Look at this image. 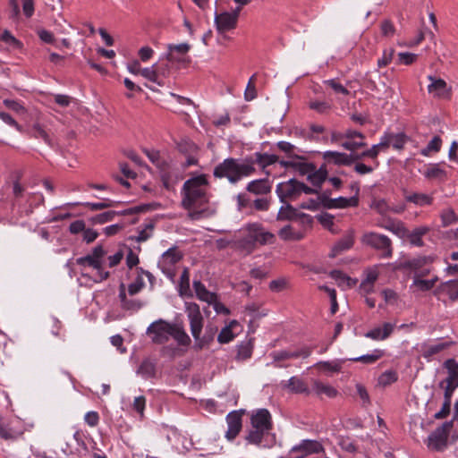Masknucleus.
<instances>
[{
	"label": "nucleus",
	"instance_id": "obj_1",
	"mask_svg": "<svg viewBox=\"0 0 458 458\" xmlns=\"http://www.w3.org/2000/svg\"><path fill=\"white\" fill-rule=\"evenodd\" d=\"M182 207L188 210L192 220L212 216L216 208L209 203L208 181L206 174H198L186 180L181 190Z\"/></svg>",
	"mask_w": 458,
	"mask_h": 458
},
{
	"label": "nucleus",
	"instance_id": "obj_2",
	"mask_svg": "<svg viewBox=\"0 0 458 458\" xmlns=\"http://www.w3.org/2000/svg\"><path fill=\"white\" fill-rule=\"evenodd\" d=\"M184 307L191 333L195 341V348L201 350L214 340L217 328L212 325H208L205 328L204 335H201L204 318L200 312L199 306L195 302L186 301Z\"/></svg>",
	"mask_w": 458,
	"mask_h": 458
},
{
	"label": "nucleus",
	"instance_id": "obj_3",
	"mask_svg": "<svg viewBox=\"0 0 458 458\" xmlns=\"http://www.w3.org/2000/svg\"><path fill=\"white\" fill-rule=\"evenodd\" d=\"M254 173L255 167L252 161L233 157L225 158L213 171L216 178H226L231 184H236L242 179L249 177Z\"/></svg>",
	"mask_w": 458,
	"mask_h": 458
},
{
	"label": "nucleus",
	"instance_id": "obj_4",
	"mask_svg": "<svg viewBox=\"0 0 458 458\" xmlns=\"http://www.w3.org/2000/svg\"><path fill=\"white\" fill-rule=\"evenodd\" d=\"M274 240L275 235L272 233L266 231L260 224L252 223L242 229V236L237 241V247L245 254H250L258 244H270Z\"/></svg>",
	"mask_w": 458,
	"mask_h": 458
},
{
	"label": "nucleus",
	"instance_id": "obj_5",
	"mask_svg": "<svg viewBox=\"0 0 458 458\" xmlns=\"http://www.w3.org/2000/svg\"><path fill=\"white\" fill-rule=\"evenodd\" d=\"M361 242L378 250L382 258H391L393 255L392 241L385 234L367 232L362 235Z\"/></svg>",
	"mask_w": 458,
	"mask_h": 458
},
{
	"label": "nucleus",
	"instance_id": "obj_6",
	"mask_svg": "<svg viewBox=\"0 0 458 458\" xmlns=\"http://www.w3.org/2000/svg\"><path fill=\"white\" fill-rule=\"evenodd\" d=\"M437 256L430 255H420L411 259L404 261V266L407 269L413 273V276L421 274L422 276H428L431 272L430 266L436 260Z\"/></svg>",
	"mask_w": 458,
	"mask_h": 458
},
{
	"label": "nucleus",
	"instance_id": "obj_7",
	"mask_svg": "<svg viewBox=\"0 0 458 458\" xmlns=\"http://www.w3.org/2000/svg\"><path fill=\"white\" fill-rule=\"evenodd\" d=\"M190 49L191 46L188 43L177 45L169 44L167 46V53L165 54V58L171 63L172 65L179 68L189 62L188 52Z\"/></svg>",
	"mask_w": 458,
	"mask_h": 458
},
{
	"label": "nucleus",
	"instance_id": "obj_8",
	"mask_svg": "<svg viewBox=\"0 0 458 458\" xmlns=\"http://www.w3.org/2000/svg\"><path fill=\"white\" fill-rule=\"evenodd\" d=\"M182 258V252L176 247H172L162 254L158 260V267L168 278L172 279L174 276V267Z\"/></svg>",
	"mask_w": 458,
	"mask_h": 458
},
{
	"label": "nucleus",
	"instance_id": "obj_9",
	"mask_svg": "<svg viewBox=\"0 0 458 458\" xmlns=\"http://www.w3.org/2000/svg\"><path fill=\"white\" fill-rule=\"evenodd\" d=\"M172 324L162 319L153 322L147 328V334L151 335L156 344H165L171 337Z\"/></svg>",
	"mask_w": 458,
	"mask_h": 458
},
{
	"label": "nucleus",
	"instance_id": "obj_10",
	"mask_svg": "<svg viewBox=\"0 0 458 458\" xmlns=\"http://www.w3.org/2000/svg\"><path fill=\"white\" fill-rule=\"evenodd\" d=\"M240 7H237L233 12H223L215 14V25L219 33H225L233 30L237 25L239 17Z\"/></svg>",
	"mask_w": 458,
	"mask_h": 458
},
{
	"label": "nucleus",
	"instance_id": "obj_11",
	"mask_svg": "<svg viewBox=\"0 0 458 458\" xmlns=\"http://www.w3.org/2000/svg\"><path fill=\"white\" fill-rule=\"evenodd\" d=\"M451 426V422H445L434 430L428 437V448L435 451H442L446 446L447 436Z\"/></svg>",
	"mask_w": 458,
	"mask_h": 458
},
{
	"label": "nucleus",
	"instance_id": "obj_12",
	"mask_svg": "<svg viewBox=\"0 0 458 458\" xmlns=\"http://www.w3.org/2000/svg\"><path fill=\"white\" fill-rule=\"evenodd\" d=\"M450 345L451 343L446 341H428L418 344L417 350L423 358L429 361Z\"/></svg>",
	"mask_w": 458,
	"mask_h": 458
},
{
	"label": "nucleus",
	"instance_id": "obj_13",
	"mask_svg": "<svg viewBox=\"0 0 458 458\" xmlns=\"http://www.w3.org/2000/svg\"><path fill=\"white\" fill-rule=\"evenodd\" d=\"M276 192L283 203L296 199L300 196L299 182L295 179H290L287 182H280L276 185Z\"/></svg>",
	"mask_w": 458,
	"mask_h": 458
},
{
	"label": "nucleus",
	"instance_id": "obj_14",
	"mask_svg": "<svg viewBox=\"0 0 458 458\" xmlns=\"http://www.w3.org/2000/svg\"><path fill=\"white\" fill-rule=\"evenodd\" d=\"M428 80L430 83L428 85V92L437 98H449L451 95V88L447 86L445 81L428 75Z\"/></svg>",
	"mask_w": 458,
	"mask_h": 458
},
{
	"label": "nucleus",
	"instance_id": "obj_15",
	"mask_svg": "<svg viewBox=\"0 0 458 458\" xmlns=\"http://www.w3.org/2000/svg\"><path fill=\"white\" fill-rule=\"evenodd\" d=\"M76 263L80 266L93 267L97 271L96 276L94 277V282L96 283L102 282L109 276V272L104 271L101 261L96 259L91 254L77 259Z\"/></svg>",
	"mask_w": 458,
	"mask_h": 458
},
{
	"label": "nucleus",
	"instance_id": "obj_16",
	"mask_svg": "<svg viewBox=\"0 0 458 458\" xmlns=\"http://www.w3.org/2000/svg\"><path fill=\"white\" fill-rule=\"evenodd\" d=\"M345 140L341 146L347 150L355 151L366 146L365 136L355 130L348 129L344 131Z\"/></svg>",
	"mask_w": 458,
	"mask_h": 458
},
{
	"label": "nucleus",
	"instance_id": "obj_17",
	"mask_svg": "<svg viewBox=\"0 0 458 458\" xmlns=\"http://www.w3.org/2000/svg\"><path fill=\"white\" fill-rule=\"evenodd\" d=\"M227 430L225 434L228 441H233L242 429V414L233 411L226 415Z\"/></svg>",
	"mask_w": 458,
	"mask_h": 458
},
{
	"label": "nucleus",
	"instance_id": "obj_18",
	"mask_svg": "<svg viewBox=\"0 0 458 458\" xmlns=\"http://www.w3.org/2000/svg\"><path fill=\"white\" fill-rule=\"evenodd\" d=\"M395 327V323L385 322L369 330L364 335L374 341H384L392 335Z\"/></svg>",
	"mask_w": 458,
	"mask_h": 458
},
{
	"label": "nucleus",
	"instance_id": "obj_19",
	"mask_svg": "<svg viewBox=\"0 0 458 458\" xmlns=\"http://www.w3.org/2000/svg\"><path fill=\"white\" fill-rule=\"evenodd\" d=\"M353 154H346L337 151H325L322 154L323 158L329 164H335V165H350L352 164L356 158H354Z\"/></svg>",
	"mask_w": 458,
	"mask_h": 458
},
{
	"label": "nucleus",
	"instance_id": "obj_20",
	"mask_svg": "<svg viewBox=\"0 0 458 458\" xmlns=\"http://www.w3.org/2000/svg\"><path fill=\"white\" fill-rule=\"evenodd\" d=\"M250 424L253 428L272 429V418L267 409H259L251 414Z\"/></svg>",
	"mask_w": 458,
	"mask_h": 458
},
{
	"label": "nucleus",
	"instance_id": "obj_21",
	"mask_svg": "<svg viewBox=\"0 0 458 458\" xmlns=\"http://www.w3.org/2000/svg\"><path fill=\"white\" fill-rule=\"evenodd\" d=\"M354 236H355L354 230L353 229L348 230L347 233L344 235V237L342 239H340L332 247L331 256L335 257L339 253L351 249L354 243Z\"/></svg>",
	"mask_w": 458,
	"mask_h": 458
},
{
	"label": "nucleus",
	"instance_id": "obj_22",
	"mask_svg": "<svg viewBox=\"0 0 458 458\" xmlns=\"http://www.w3.org/2000/svg\"><path fill=\"white\" fill-rule=\"evenodd\" d=\"M424 276L421 274L412 276V284L410 285V288L413 292L430 291L438 281L437 276H434L431 279H423Z\"/></svg>",
	"mask_w": 458,
	"mask_h": 458
},
{
	"label": "nucleus",
	"instance_id": "obj_23",
	"mask_svg": "<svg viewBox=\"0 0 458 458\" xmlns=\"http://www.w3.org/2000/svg\"><path fill=\"white\" fill-rule=\"evenodd\" d=\"M387 149V143L381 137L380 141L377 144H374L371 148L363 151L360 154H355L354 158L362 159L364 157L371 158L375 161V166L378 165V162L377 161V157L380 152H385Z\"/></svg>",
	"mask_w": 458,
	"mask_h": 458
},
{
	"label": "nucleus",
	"instance_id": "obj_24",
	"mask_svg": "<svg viewBox=\"0 0 458 458\" xmlns=\"http://www.w3.org/2000/svg\"><path fill=\"white\" fill-rule=\"evenodd\" d=\"M358 198L356 196L344 198L338 197L335 199H327L325 197L324 208H344L348 207H356L358 205Z\"/></svg>",
	"mask_w": 458,
	"mask_h": 458
},
{
	"label": "nucleus",
	"instance_id": "obj_25",
	"mask_svg": "<svg viewBox=\"0 0 458 458\" xmlns=\"http://www.w3.org/2000/svg\"><path fill=\"white\" fill-rule=\"evenodd\" d=\"M272 190V185L267 179H259L250 181L247 186L246 191L255 195H266Z\"/></svg>",
	"mask_w": 458,
	"mask_h": 458
},
{
	"label": "nucleus",
	"instance_id": "obj_26",
	"mask_svg": "<svg viewBox=\"0 0 458 458\" xmlns=\"http://www.w3.org/2000/svg\"><path fill=\"white\" fill-rule=\"evenodd\" d=\"M430 230L431 227L428 225H420L415 227L411 232H410L407 234L410 243L413 246L422 247L424 245L422 237L425 234H427Z\"/></svg>",
	"mask_w": 458,
	"mask_h": 458
},
{
	"label": "nucleus",
	"instance_id": "obj_27",
	"mask_svg": "<svg viewBox=\"0 0 458 458\" xmlns=\"http://www.w3.org/2000/svg\"><path fill=\"white\" fill-rule=\"evenodd\" d=\"M271 429L265 428H253L249 431V434L246 437V440L249 444L260 445L263 442V439L269 436Z\"/></svg>",
	"mask_w": 458,
	"mask_h": 458
},
{
	"label": "nucleus",
	"instance_id": "obj_28",
	"mask_svg": "<svg viewBox=\"0 0 458 458\" xmlns=\"http://www.w3.org/2000/svg\"><path fill=\"white\" fill-rule=\"evenodd\" d=\"M284 387L295 394H309L310 393L306 383L298 377H292L286 383L284 384Z\"/></svg>",
	"mask_w": 458,
	"mask_h": 458
},
{
	"label": "nucleus",
	"instance_id": "obj_29",
	"mask_svg": "<svg viewBox=\"0 0 458 458\" xmlns=\"http://www.w3.org/2000/svg\"><path fill=\"white\" fill-rule=\"evenodd\" d=\"M171 337H173L179 345L182 346H188L191 342L181 324H172Z\"/></svg>",
	"mask_w": 458,
	"mask_h": 458
},
{
	"label": "nucleus",
	"instance_id": "obj_30",
	"mask_svg": "<svg viewBox=\"0 0 458 458\" xmlns=\"http://www.w3.org/2000/svg\"><path fill=\"white\" fill-rule=\"evenodd\" d=\"M444 367L448 373L445 383L458 386V363L454 359H448L445 361Z\"/></svg>",
	"mask_w": 458,
	"mask_h": 458
},
{
	"label": "nucleus",
	"instance_id": "obj_31",
	"mask_svg": "<svg viewBox=\"0 0 458 458\" xmlns=\"http://www.w3.org/2000/svg\"><path fill=\"white\" fill-rule=\"evenodd\" d=\"M327 172L326 168L321 166L320 168L317 169V167L313 165L306 177L313 186H320L322 182L327 179Z\"/></svg>",
	"mask_w": 458,
	"mask_h": 458
},
{
	"label": "nucleus",
	"instance_id": "obj_32",
	"mask_svg": "<svg viewBox=\"0 0 458 458\" xmlns=\"http://www.w3.org/2000/svg\"><path fill=\"white\" fill-rule=\"evenodd\" d=\"M193 288L199 300L207 303L214 302L216 296V293L207 290L206 286L200 281H194Z\"/></svg>",
	"mask_w": 458,
	"mask_h": 458
},
{
	"label": "nucleus",
	"instance_id": "obj_33",
	"mask_svg": "<svg viewBox=\"0 0 458 458\" xmlns=\"http://www.w3.org/2000/svg\"><path fill=\"white\" fill-rule=\"evenodd\" d=\"M383 140L387 143V148L392 146L394 149L400 150L403 148L408 138L403 133L397 134H385Z\"/></svg>",
	"mask_w": 458,
	"mask_h": 458
},
{
	"label": "nucleus",
	"instance_id": "obj_34",
	"mask_svg": "<svg viewBox=\"0 0 458 458\" xmlns=\"http://www.w3.org/2000/svg\"><path fill=\"white\" fill-rule=\"evenodd\" d=\"M312 390L317 395L325 394L329 398H334L338 394V391L334 386L324 384L318 380L313 382Z\"/></svg>",
	"mask_w": 458,
	"mask_h": 458
},
{
	"label": "nucleus",
	"instance_id": "obj_35",
	"mask_svg": "<svg viewBox=\"0 0 458 458\" xmlns=\"http://www.w3.org/2000/svg\"><path fill=\"white\" fill-rule=\"evenodd\" d=\"M406 200L419 207L429 206L433 203V197L429 194L416 192L405 197Z\"/></svg>",
	"mask_w": 458,
	"mask_h": 458
},
{
	"label": "nucleus",
	"instance_id": "obj_36",
	"mask_svg": "<svg viewBox=\"0 0 458 458\" xmlns=\"http://www.w3.org/2000/svg\"><path fill=\"white\" fill-rule=\"evenodd\" d=\"M423 174L428 179L445 180L446 178V172L439 164H430L423 172Z\"/></svg>",
	"mask_w": 458,
	"mask_h": 458
},
{
	"label": "nucleus",
	"instance_id": "obj_37",
	"mask_svg": "<svg viewBox=\"0 0 458 458\" xmlns=\"http://www.w3.org/2000/svg\"><path fill=\"white\" fill-rule=\"evenodd\" d=\"M155 372H156V365L149 359L144 360L137 370V373L146 379L154 377Z\"/></svg>",
	"mask_w": 458,
	"mask_h": 458
},
{
	"label": "nucleus",
	"instance_id": "obj_38",
	"mask_svg": "<svg viewBox=\"0 0 458 458\" xmlns=\"http://www.w3.org/2000/svg\"><path fill=\"white\" fill-rule=\"evenodd\" d=\"M312 165V163L305 162L303 157L296 156L293 164V170L301 176H307Z\"/></svg>",
	"mask_w": 458,
	"mask_h": 458
},
{
	"label": "nucleus",
	"instance_id": "obj_39",
	"mask_svg": "<svg viewBox=\"0 0 458 458\" xmlns=\"http://www.w3.org/2000/svg\"><path fill=\"white\" fill-rule=\"evenodd\" d=\"M442 146V140L439 136H435L428 143V145L420 150V154L424 157H430L432 154L437 153Z\"/></svg>",
	"mask_w": 458,
	"mask_h": 458
},
{
	"label": "nucleus",
	"instance_id": "obj_40",
	"mask_svg": "<svg viewBox=\"0 0 458 458\" xmlns=\"http://www.w3.org/2000/svg\"><path fill=\"white\" fill-rule=\"evenodd\" d=\"M238 326V322L236 320H232L228 326L224 327L217 335V341L221 344H227L231 342L234 335L232 333V329Z\"/></svg>",
	"mask_w": 458,
	"mask_h": 458
},
{
	"label": "nucleus",
	"instance_id": "obj_41",
	"mask_svg": "<svg viewBox=\"0 0 458 458\" xmlns=\"http://www.w3.org/2000/svg\"><path fill=\"white\" fill-rule=\"evenodd\" d=\"M255 159L250 160L253 162V165L257 163L259 165H260L262 168H265L272 164H275L277 161V157L275 155H269V154H262V153H255L254 154Z\"/></svg>",
	"mask_w": 458,
	"mask_h": 458
},
{
	"label": "nucleus",
	"instance_id": "obj_42",
	"mask_svg": "<svg viewBox=\"0 0 458 458\" xmlns=\"http://www.w3.org/2000/svg\"><path fill=\"white\" fill-rule=\"evenodd\" d=\"M384 355V351L376 349L371 353L351 359L352 361H360L366 364H373Z\"/></svg>",
	"mask_w": 458,
	"mask_h": 458
},
{
	"label": "nucleus",
	"instance_id": "obj_43",
	"mask_svg": "<svg viewBox=\"0 0 458 458\" xmlns=\"http://www.w3.org/2000/svg\"><path fill=\"white\" fill-rule=\"evenodd\" d=\"M154 65L157 68V77L161 80H163V78H165L170 73L171 67L173 66L171 63L165 60V55H162L159 58V61L154 64Z\"/></svg>",
	"mask_w": 458,
	"mask_h": 458
},
{
	"label": "nucleus",
	"instance_id": "obj_44",
	"mask_svg": "<svg viewBox=\"0 0 458 458\" xmlns=\"http://www.w3.org/2000/svg\"><path fill=\"white\" fill-rule=\"evenodd\" d=\"M321 371H327L330 373L339 372L342 368V362L340 360L331 361H319L314 365Z\"/></svg>",
	"mask_w": 458,
	"mask_h": 458
},
{
	"label": "nucleus",
	"instance_id": "obj_45",
	"mask_svg": "<svg viewBox=\"0 0 458 458\" xmlns=\"http://www.w3.org/2000/svg\"><path fill=\"white\" fill-rule=\"evenodd\" d=\"M330 276L335 279L339 286L342 287H352L355 284V282L340 270H333L330 273Z\"/></svg>",
	"mask_w": 458,
	"mask_h": 458
},
{
	"label": "nucleus",
	"instance_id": "obj_46",
	"mask_svg": "<svg viewBox=\"0 0 458 458\" xmlns=\"http://www.w3.org/2000/svg\"><path fill=\"white\" fill-rule=\"evenodd\" d=\"M145 79L157 83L159 86H163L164 81L158 79L157 74V68L153 64L151 67L142 68L140 73Z\"/></svg>",
	"mask_w": 458,
	"mask_h": 458
},
{
	"label": "nucleus",
	"instance_id": "obj_47",
	"mask_svg": "<svg viewBox=\"0 0 458 458\" xmlns=\"http://www.w3.org/2000/svg\"><path fill=\"white\" fill-rule=\"evenodd\" d=\"M324 202H325V196L320 195L317 199H310L307 201H303L300 205V208H303V209H309V210L315 211V210L319 209L321 207H324Z\"/></svg>",
	"mask_w": 458,
	"mask_h": 458
},
{
	"label": "nucleus",
	"instance_id": "obj_48",
	"mask_svg": "<svg viewBox=\"0 0 458 458\" xmlns=\"http://www.w3.org/2000/svg\"><path fill=\"white\" fill-rule=\"evenodd\" d=\"M22 434L21 430L14 429L9 426H5L0 420V437L4 439H13Z\"/></svg>",
	"mask_w": 458,
	"mask_h": 458
},
{
	"label": "nucleus",
	"instance_id": "obj_49",
	"mask_svg": "<svg viewBox=\"0 0 458 458\" xmlns=\"http://www.w3.org/2000/svg\"><path fill=\"white\" fill-rule=\"evenodd\" d=\"M443 291H445L449 298L453 301L458 299V279L450 280L443 284Z\"/></svg>",
	"mask_w": 458,
	"mask_h": 458
},
{
	"label": "nucleus",
	"instance_id": "obj_50",
	"mask_svg": "<svg viewBox=\"0 0 458 458\" xmlns=\"http://www.w3.org/2000/svg\"><path fill=\"white\" fill-rule=\"evenodd\" d=\"M281 239L284 241L290 240H300L302 235L300 233L293 232V227L291 225H285L282 229H280L278 233Z\"/></svg>",
	"mask_w": 458,
	"mask_h": 458
},
{
	"label": "nucleus",
	"instance_id": "obj_51",
	"mask_svg": "<svg viewBox=\"0 0 458 458\" xmlns=\"http://www.w3.org/2000/svg\"><path fill=\"white\" fill-rule=\"evenodd\" d=\"M117 204L116 201L106 199L100 202H86L84 206L89 208L90 210H101L108 208L114 207Z\"/></svg>",
	"mask_w": 458,
	"mask_h": 458
},
{
	"label": "nucleus",
	"instance_id": "obj_52",
	"mask_svg": "<svg viewBox=\"0 0 458 458\" xmlns=\"http://www.w3.org/2000/svg\"><path fill=\"white\" fill-rule=\"evenodd\" d=\"M440 217H441V220H442V225L444 226H448L450 225H453L455 222H457V220H458L455 212L452 208H445V209H444L441 212Z\"/></svg>",
	"mask_w": 458,
	"mask_h": 458
},
{
	"label": "nucleus",
	"instance_id": "obj_53",
	"mask_svg": "<svg viewBox=\"0 0 458 458\" xmlns=\"http://www.w3.org/2000/svg\"><path fill=\"white\" fill-rule=\"evenodd\" d=\"M398 378L397 373L394 370H386L382 373L378 377V384L381 386H388L394 383Z\"/></svg>",
	"mask_w": 458,
	"mask_h": 458
},
{
	"label": "nucleus",
	"instance_id": "obj_54",
	"mask_svg": "<svg viewBox=\"0 0 458 458\" xmlns=\"http://www.w3.org/2000/svg\"><path fill=\"white\" fill-rule=\"evenodd\" d=\"M380 266H375L366 269L365 271V278L361 281L364 282V285H369V284H374L378 277V267Z\"/></svg>",
	"mask_w": 458,
	"mask_h": 458
},
{
	"label": "nucleus",
	"instance_id": "obj_55",
	"mask_svg": "<svg viewBox=\"0 0 458 458\" xmlns=\"http://www.w3.org/2000/svg\"><path fill=\"white\" fill-rule=\"evenodd\" d=\"M394 55V48L385 49L383 51L382 56L377 60V67L382 68L387 66L392 62Z\"/></svg>",
	"mask_w": 458,
	"mask_h": 458
},
{
	"label": "nucleus",
	"instance_id": "obj_56",
	"mask_svg": "<svg viewBox=\"0 0 458 458\" xmlns=\"http://www.w3.org/2000/svg\"><path fill=\"white\" fill-rule=\"evenodd\" d=\"M324 83L329 86L336 94L348 95L349 90L335 79L327 80Z\"/></svg>",
	"mask_w": 458,
	"mask_h": 458
},
{
	"label": "nucleus",
	"instance_id": "obj_57",
	"mask_svg": "<svg viewBox=\"0 0 458 458\" xmlns=\"http://www.w3.org/2000/svg\"><path fill=\"white\" fill-rule=\"evenodd\" d=\"M284 204L285 206H282L277 214V218L279 220L290 219L295 215L294 208L287 202Z\"/></svg>",
	"mask_w": 458,
	"mask_h": 458
},
{
	"label": "nucleus",
	"instance_id": "obj_58",
	"mask_svg": "<svg viewBox=\"0 0 458 458\" xmlns=\"http://www.w3.org/2000/svg\"><path fill=\"white\" fill-rule=\"evenodd\" d=\"M318 288L326 293H329V298L331 301V312L333 314L335 313L338 310L335 290L327 285H320Z\"/></svg>",
	"mask_w": 458,
	"mask_h": 458
},
{
	"label": "nucleus",
	"instance_id": "obj_59",
	"mask_svg": "<svg viewBox=\"0 0 458 458\" xmlns=\"http://www.w3.org/2000/svg\"><path fill=\"white\" fill-rule=\"evenodd\" d=\"M116 214L117 213L114 211H106L92 217V222L100 225L105 224L112 221Z\"/></svg>",
	"mask_w": 458,
	"mask_h": 458
},
{
	"label": "nucleus",
	"instance_id": "obj_60",
	"mask_svg": "<svg viewBox=\"0 0 458 458\" xmlns=\"http://www.w3.org/2000/svg\"><path fill=\"white\" fill-rule=\"evenodd\" d=\"M418 58V55L413 53L409 52H400L398 53V62L399 64L410 65L413 64Z\"/></svg>",
	"mask_w": 458,
	"mask_h": 458
},
{
	"label": "nucleus",
	"instance_id": "obj_61",
	"mask_svg": "<svg viewBox=\"0 0 458 458\" xmlns=\"http://www.w3.org/2000/svg\"><path fill=\"white\" fill-rule=\"evenodd\" d=\"M145 283L143 281V278L140 276H138L137 278L129 284L128 286V292L131 295H134L141 291V289L144 287Z\"/></svg>",
	"mask_w": 458,
	"mask_h": 458
},
{
	"label": "nucleus",
	"instance_id": "obj_62",
	"mask_svg": "<svg viewBox=\"0 0 458 458\" xmlns=\"http://www.w3.org/2000/svg\"><path fill=\"white\" fill-rule=\"evenodd\" d=\"M309 106L319 114H323L330 109V105L326 101H311L310 102Z\"/></svg>",
	"mask_w": 458,
	"mask_h": 458
},
{
	"label": "nucleus",
	"instance_id": "obj_63",
	"mask_svg": "<svg viewBox=\"0 0 458 458\" xmlns=\"http://www.w3.org/2000/svg\"><path fill=\"white\" fill-rule=\"evenodd\" d=\"M33 133L36 138L42 139L46 143L51 144V139L47 132L40 126V124L36 123L33 126Z\"/></svg>",
	"mask_w": 458,
	"mask_h": 458
},
{
	"label": "nucleus",
	"instance_id": "obj_64",
	"mask_svg": "<svg viewBox=\"0 0 458 458\" xmlns=\"http://www.w3.org/2000/svg\"><path fill=\"white\" fill-rule=\"evenodd\" d=\"M252 349L249 344H242L238 347L237 358L246 360L251 356Z\"/></svg>",
	"mask_w": 458,
	"mask_h": 458
}]
</instances>
